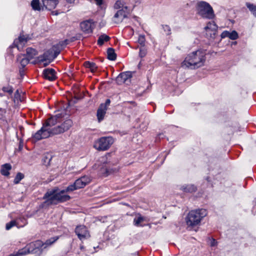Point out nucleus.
I'll list each match as a JSON object with an SVG mask.
<instances>
[{"label": "nucleus", "mask_w": 256, "mask_h": 256, "mask_svg": "<svg viewBox=\"0 0 256 256\" xmlns=\"http://www.w3.org/2000/svg\"><path fill=\"white\" fill-rule=\"evenodd\" d=\"M206 52L204 50H198L189 54L182 63V66L191 68H198L204 64Z\"/></svg>", "instance_id": "f257e3e1"}, {"label": "nucleus", "mask_w": 256, "mask_h": 256, "mask_svg": "<svg viewBox=\"0 0 256 256\" xmlns=\"http://www.w3.org/2000/svg\"><path fill=\"white\" fill-rule=\"evenodd\" d=\"M58 237H53L46 240L45 243H43L40 240H36L27 244L24 248L16 252V256H21L26 255L28 254L36 252V250L40 248L42 250L46 248L48 246H50L54 243Z\"/></svg>", "instance_id": "f03ea898"}, {"label": "nucleus", "mask_w": 256, "mask_h": 256, "mask_svg": "<svg viewBox=\"0 0 256 256\" xmlns=\"http://www.w3.org/2000/svg\"><path fill=\"white\" fill-rule=\"evenodd\" d=\"M65 193L64 190H58V188H54L48 191L45 194L44 198L46 199V202L48 204H56V202H64L70 199V196Z\"/></svg>", "instance_id": "7ed1b4c3"}, {"label": "nucleus", "mask_w": 256, "mask_h": 256, "mask_svg": "<svg viewBox=\"0 0 256 256\" xmlns=\"http://www.w3.org/2000/svg\"><path fill=\"white\" fill-rule=\"evenodd\" d=\"M206 214L207 212L205 209L191 210L188 214L186 219L187 225L190 226H198Z\"/></svg>", "instance_id": "20e7f679"}, {"label": "nucleus", "mask_w": 256, "mask_h": 256, "mask_svg": "<svg viewBox=\"0 0 256 256\" xmlns=\"http://www.w3.org/2000/svg\"><path fill=\"white\" fill-rule=\"evenodd\" d=\"M196 10L197 14L204 18L211 20L215 16L212 8L206 2H198L196 5Z\"/></svg>", "instance_id": "39448f33"}, {"label": "nucleus", "mask_w": 256, "mask_h": 256, "mask_svg": "<svg viewBox=\"0 0 256 256\" xmlns=\"http://www.w3.org/2000/svg\"><path fill=\"white\" fill-rule=\"evenodd\" d=\"M62 50V48H60L58 44L54 45L45 52L43 56H39L38 60L42 62L49 60L48 63H50V60H54L57 57Z\"/></svg>", "instance_id": "423d86ee"}, {"label": "nucleus", "mask_w": 256, "mask_h": 256, "mask_svg": "<svg viewBox=\"0 0 256 256\" xmlns=\"http://www.w3.org/2000/svg\"><path fill=\"white\" fill-rule=\"evenodd\" d=\"M62 116V114H58L55 116H52L43 124V126L46 129H49L48 131L50 132L51 134L53 136L57 134H54V130L58 128V126L56 125L60 122V118Z\"/></svg>", "instance_id": "0eeeda50"}, {"label": "nucleus", "mask_w": 256, "mask_h": 256, "mask_svg": "<svg viewBox=\"0 0 256 256\" xmlns=\"http://www.w3.org/2000/svg\"><path fill=\"white\" fill-rule=\"evenodd\" d=\"M114 142V138L111 136L102 137L94 144V148L98 150H106Z\"/></svg>", "instance_id": "6e6552de"}, {"label": "nucleus", "mask_w": 256, "mask_h": 256, "mask_svg": "<svg viewBox=\"0 0 256 256\" xmlns=\"http://www.w3.org/2000/svg\"><path fill=\"white\" fill-rule=\"evenodd\" d=\"M49 129H46L44 126L42 128L32 135V139L36 142L44 138H48L52 136L50 132L48 131Z\"/></svg>", "instance_id": "1a4fd4ad"}, {"label": "nucleus", "mask_w": 256, "mask_h": 256, "mask_svg": "<svg viewBox=\"0 0 256 256\" xmlns=\"http://www.w3.org/2000/svg\"><path fill=\"white\" fill-rule=\"evenodd\" d=\"M110 99H107L104 103L101 104L98 107L97 110L96 116L99 122L104 120L108 108L110 105Z\"/></svg>", "instance_id": "9d476101"}, {"label": "nucleus", "mask_w": 256, "mask_h": 256, "mask_svg": "<svg viewBox=\"0 0 256 256\" xmlns=\"http://www.w3.org/2000/svg\"><path fill=\"white\" fill-rule=\"evenodd\" d=\"M75 232L81 240L90 237V233L86 227L84 225L78 226L75 228Z\"/></svg>", "instance_id": "9b49d317"}, {"label": "nucleus", "mask_w": 256, "mask_h": 256, "mask_svg": "<svg viewBox=\"0 0 256 256\" xmlns=\"http://www.w3.org/2000/svg\"><path fill=\"white\" fill-rule=\"evenodd\" d=\"M73 122L70 119L66 120L60 125H58V128L54 130V134H57L64 132L68 130L72 126Z\"/></svg>", "instance_id": "f8f14e48"}, {"label": "nucleus", "mask_w": 256, "mask_h": 256, "mask_svg": "<svg viewBox=\"0 0 256 256\" xmlns=\"http://www.w3.org/2000/svg\"><path fill=\"white\" fill-rule=\"evenodd\" d=\"M128 12L124 10H119L114 14L112 21L115 24L121 23L124 19L127 17Z\"/></svg>", "instance_id": "ddd939ff"}, {"label": "nucleus", "mask_w": 256, "mask_h": 256, "mask_svg": "<svg viewBox=\"0 0 256 256\" xmlns=\"http://www.w3.org/2000/svg\"><path fill=\"white\" fill-rule=\"evenodd\" d=\"M43 75L45 79L50 81H54L57 78L56 72L53 68H46L43 71Z\"/></svg>", "instance_id": "4468645a"}, {"label": "nucleus", "mask_w": 256, "mask_h": 256, "mask_svg": "<svg viewBox=\"0 0 256 256\" xmlns=\"http://www.w3.org/2000/svg\"><path fill=\"white\" fill-rule=\"evenodd\" d=\"M93 22L92 20H88L82 22L80 24L81 30L85 33H92L93 28Z\"/></svg>", "instance_id": "2eb2a0df"}, {"label": "nucleus", "mask_w": 256, "mask_h": 256, "mask_svg": "<svg viewBox=\"0 0 256 256\" xmlns=\"http://www.w3.org/2000/svg\"><path fill=\"white\" fill-rule=\"evenodd\" d=\"M92 180V178L90 176H84L77 179L76 181V184L78 189L84 188L86 185L88 184Z\"/></svg>", "instance_id": "dca6fc26"}, {"label": "nucleus", "mask_w": 256, "mask_h": 256, "mask_svg": "<svg viewBox=\"0 0 256 256\" xmlns=\"http://www.w3.org/2000/svg\"><path fill=\"white\" fill-rule=\"evenodd\" d=\"M28 40V38L26 36L20 35L18 39L14 40V45L20 50L22 49L24 46L27 42Z\"/></svg>", "instance_id": "f3484780"}, {"label": "nucleus", "mask_w": 256, "mask_h": 256, "mask_svg": "<svg viewBox=\"0 0 256 256\" xmlns=\"http://www.w3.org/2000/svg\"><path fill=\"white\" fill-rule=\"evenodd\" d=\"M131 77V74L129 72H123L119 74L116 79L118 84L120 85L124 83L128 78Z\"/></svg>", "instance_id": "a211bd4d"}, {"label": "nucleus", "mask_w": 256, "mask_h": 256, "mask_svg": "<svg viewBox=\"0 0 256 256\" xmlns=\"http://www.w3.org/2000/svg\"><path fill=\"white\" fill-rule=\"evenodd\" d=\"M44 6L46 9L52 10L56 8L58 4V0H42Z\"/></svg>", "instance_id": "6ab92c4d"}, {"label": "nucleus", "mask_w": 256, "mask_h": 256, "mask_svg": "<svg viewBox=\"0 0 256 256\" xmlns=\"http://www.w3.org/2000/svg\"><path fill=\"white\" fill-rule=\"evenodd\" d=\"M218 26L216 23L214 22H209L207 24L206 26L204 28L205 30L208 32L209 30L212 32V34H214L216 31Z\"/></svg>", "instance_id": "aec40b11"}, {"label": "nucleus", "mask_w": 256, "mask_h": 256, "mask_svg": "<svg viewBox=\"0 0 256 256\" xmlns=\"http://www.w3.org/2000/svg\"><path fill=\"white\" fill-rule=\"evenodd\" d=\"M12 169V166L10 164H5L2 166L0 173L4 176H8L10 174L9 171Z\"/></svg>", "instance_id": "412c9836"}, {"label": "nucleus", "mask_w": 256, "mask_h": 256, "mask_svg": "<svg viewBox=\"0 0 256 256\" xmlns=\"http://www.w3.org/2000/svg\"><path fill=\"white\" fill-rule=\"evenodd\" d=\"M114 8L115 9L124 10L126 11L128 10V6L126 5L124 0H118L116 1L114 4Z\"/></svg>", "instance_id": "4be33fe9"}, {"label": "nucleus", "mask_w": 256, "mask_h": 256, "mask_svg": "<svg viewBox=\"0 0 256 256\" xmlns=\"http://www.w3.org/2000/svg\"><path fill=\"white\" fill-rule=\"evenodd\" d=\"M38 54L37 51L32 48H28L26 49V56L30 60L34 58V57Z\"/></svg>", "instance_id": "5701e85b"}, {"label": "nucleus", "mask_w": 256, "mask_h": 256, "mask_svg": "<svg viewBox=\"0 0 256 256\" xmlns=\"http://www.w3.org/2000/svg\"><path fill=\"white\" fill-rule=\"evenodd\" d=\"M107 57L110 60H116V55L114 48H110L108 49Z\"/></svg>", "instance_id": "b1692460"}, {"label": "nucleus", "mask_w": 256, "mask_h": 256, "mask_svg": "<svg viewBox=\"0 0 256 256\" xmlns=\"http://www.w3.org/2000/svg\"><path fill=\"white\" fill-rule=\"evenodd\" d=\"M18 60L20 61L21 66L23 68L26 64H28L30 60L28 58L24 56H19L18 58Z\"/></svg>", "instance_id": "393cba45"}, {"label": "nucleus", "mask_w": 256, "mask_h": 256, "mask_svg": "<svg viewBox=\"0 0 256 256\" xmlns=\"http://www.w3.org/2000/svg\"><path fill=\"white\" fill-rule=\"evenodd\" d=\"M181 189L183 191L188 192H192L196 190V188L194 185L182 186L181 187Z\"/></svg>", "instance_id": "a878e982"}, {"label": "nucleus", "mask_w": 256, "mask_h": 256, "mask_svg": "<svg viewBox=\"0 0 256 256\" xmlns=\"http://www.w3.org/2000/svg\"><path fill=\"white\" fill-rule=\"evenodd\" d=\"M110 39V38L109 36L106 35V34H102L98 38V44L99 46H102L104 42H108Z\"/></svg>", "instance_id": "bb28decb"}, {"label": "nucleus", "mask_w": 256, "mask_h": 256, "mask_svg": "<svg viewBox=\"0 0 256 256\" xmlns=\"http://www.w3.org/2000/svg\"><path fill=\"white\" fill-rule=\"evenodd\" d=\"M246 5L252 14L256 18V5L250 2H246Z\"/></svg>", "instance_id": "cd10ccee"}, {"label": "nucleus", "mask_w": 256, "mask_h": 256, "mask_svg": "<svg viewBox=\"0 0 256 256\" xmlns=\"http://www.w3.org/2000/svg\"><path fill=\"white\" fill-rule=\"evenodd\" d=\"M14 226H16L18 228L22 227L24 226V224L22 225H20L19 222L16 220H12L6 224V230H9Z\"/></svg>", "instance_id": "c85d7f7f"}, {"label": "nucleus", "mask_w": 256, "mask_h": 256, "mask_svg": "<svg viewBox=\"0 0 256 256\" xmlns=\"http://www.w3.org/2000/svg\"><path fill=\"white\" fill-rule=\"evenodd\" d=\"M84 66L86 68H90L92 72H94L97 68V66L95 63L88 61L84 62Z\"/></svg>", "instance_id": "c756f323"}, {"label": "nucleus", "mask_w": 256, "mask_h": 256, "mask_svg": "<svg viewBox=\"0 0 256 256\" xmlns=\"http://www.w3.org/2000/svg\"><path fill=\"white\" fill-rule=\"evenodd\" d=\"M31 6L34 10H40L41 8L40 6V0H32L31 2Z\"/></svg>", "instance_id": "7c9ffc66"}, {"label": "nucleus", "mask_w": 256, "mask_h": 256, "mask_svg": "<svg viewBox=\"0 0 256 256\" xmlns=\"http://www.w3.org/2000/svg\"><path fill=\"white\" fill-rule=\"evenodd\" d=\"M24 178V174L21 172H18L14 180V184H18Z\"/></svg>", "instance_id": "2f4dec72"}, {"label": "nucleus", "mask_w": 256, "mask_h": 256, "mask_svg": "<svg viewBox=\"0 0 256 256\" xmlns=\"http://www.w3.org/2000/svg\"><path fill=\"white\" fill-rule=\"evenodd\" d=\"M78 189L77 188L76 185V182H74L73 184L68 186L66 189H64L66 192H72Z\"/></svg>", "instance_id": "473e14b6"}, {"label": "nucleus", "mask_w": 256, "mask_h": 256, "mask_svg": "<svg viewBox=\"0 0 256 256\" xmlns=\"http://www.w3.org/2000/svg\"><path fill=\"white\" fill-rule=\"evenodd\" d=\"M144 220L142 216H140L138 217L135 218L134 220V225L136 226H140V223Z\"/></svg>", "instance_id": "72a5a7b5"}, {"label": "nucleus", "mask_w": 256, "mask_h": 256, "mask_svg": "<svg viewBox=\"0 0 256 256\" xmlns=\"http://www.w3.org/2000/svg\"><path fill=\"white\" fill-rule=\"evenodd\" d=\"M162 27L166 35L168 36L171 34V28L169 26L162 24Z\"/></svg>", "instance_id": "f704fd0d"}, {"label": "nucleus", "mask_w": 256, "mask_h": 256, "mask_svg": "<svg viewBox=\"0 0 256 256\" xmlns=\"http://www.w3.org/2000/svg\"><path fill=\"white\" fill-rule=\"evenodd\" d=\"M238 34L236 30H233L232 32H230L229 37L230 40H236L238 38Z\"/></svg>", "instance_id": "c9c22d12"}, {"label": "nucleus", "mask_w": 256, "mask_h": 256, "mask_svg": "<svg viewBox=\"0 0 256 256\" xmlns=\"http://www.w3.org/2000/svg\"><path fill=\"white\" fill-rule=\"evenodd\" d=\"M147 54V50L144 46H141L140 48L139 56L140 58L144 57Z\"/></svg>", "instance_id": "e433bc0d"}, {"label": "nucleus", "mask_w": 256, "mask_h": 256, "mask_svg": "<svg viewBox=\"0 0 256 256\" xmlns=\"http://www.w3.org/2000/svg\"><path fill=\"white\" fill-rule=\"evenodd\" d=\"M2 90L4 92H6L9 94H12L13 92V88L11 86H4Z\"/></svg>", "instance_id": "4c0bfd02"}, {"label": "nucleus", "mask_w": 256, "mask_h": 256, "mask_svg": "<svg viewBox=\"0 0 256 256\" xmlns=\"http://www.w3.org/2000/svg\"><path fill=\"white\" fill-rule=\"evenodd\" d=\"M138 43L142 46H144L145 42V37L143 35H140L138 39Z\"/></svg>", "instance_id": "58836bf2"}, {"label": "nucleus", "mask_w": 256, "mask_h": 256, "mask_svg": "<svg viewBox=\"0 0 256 256\" xmlns=\"http://www.w3.org/2000/svg\"><path fill=\"white\" fill-rule=\"evenodd\" d=\"M68 44V40H66L64 41L60 42L57 44L59 46H60V48H62V50Z\"/></svg>", "instance_id": "ea45409f"}, {"label": "nucleus", "mask_w": 256, "mask_h": 256, "mask_svg": "<svg viewBox=\"0 0 256 256\" xmlns=\"http://www.w3.org/2000/svg\"><path fill=\"white\" fill-rule=\"evenodd\" d=\"M230 32L228 31H224L221 34V37L222 38H228L229 37Z\"/></svg>", "instance_id": "a19ab883"}, {"label": "nucleus", "mask_w": 256, "mask_h": 256, "mask_svg": "<svg viewBox=\"0 0 256 256\" xmlns=\"http://www.w3.org/2000/svg\"><path fill=\"white\" fill-rule=\"evenodd\" d=\"M210 244L211 246H214L217 244V242L214 238H211L210 240Z\"/></svg>", "instance_id": "79ce46f5"}, {"label": "nucleus", "mask_w": 256, "mask_h": 256, "mask_svg": "<svg viewBox=\"0 0 256 256\" xmlns=\"http://www.w3.org/2000/svg\"><path fill=\"white\" fill-rule=\"evenodd\" d=\"M21 221L23 224H24V221H26V219L24 218H20L18 219H16V221L18 222H19V221Z\"/></svg>", "instance_id": "37998d69"}, {"label": "nucleus", "mask_w": 256, "mask_h": 256, "mask_svg": "<svg viewBox=\"0 0 256 256\" xmlns=\"http://www.w3.org/2000/svg\"><path fill=\"white\" fill-rule=\"evenodd\" d=\"M96 4L98 6H100L102 4V0H94Z\"/></svg>", "instance_id": "c03bdc74"}, {"label": "nucleus", "mask_w": 256, "mask_h": 256, "mask_svg": "<svg viewBox=\"0 0 256 256\" xmlns=\"http://www.w3.org/2000/svg\"><path fill=\"white\" fill-rule=\"evenodd\" d=\"M52 14L53 15L57 16V15H58L60 14V12H58L57 10H56V11H52Z\"/></svg>", "instance_id": "a18cd8bd"}, {"label": "nucleus", "mask_w": 256, "mask_h": 256, "mask_svg": "<svg viewBox=\"0 0 256 256\" xmlns=\"http://www.w3.org/2000/svg\"><path fill=\"white\" fill-rule=\"evenodd\" d=\"M68 3L73 4L76 0H66Z\"/></svg>", "instance_id": "49530a36"}, {"label": "nucleus", "mask_w": 256, "mask_h": 256, "mask_svg": "<svg viewBox=\"0 0 256 256\" xmlns=\"http://www.w3.org/2000/svg\"><path fill=\"white\" fill-rule=\"evenodd\" d=\"M162 135H163V134H158V138H162Z\"/></svg>", "instance_id": "de8ad7c7"}, {"label": "nucleus", "mask_w": 256, "mask_h": 256, "mask_svg": "<svg viewBox=\"0 0 256 256\" xmlns=\"http://www.w3.org/2000/svg\"><path fill=\"white\" fill-rule=\"evenodd\" d=\"M8 256H16V253H13V254H10Z\"/></svg>", "instance_id": "09e8293b"}, {"label": "nucleus", "mask_w": 256, "mask_h": 256, "mask_svg": "<svg viewBox=\"0 0 256 256\" xmlns=\"http://www.w3.org/2000/svg\"><path fill=\"white\" fill-rule=\"evenodd\" d=\"M3 96V94L0 93V96Z\"/></svg>", "instance_id": "8fccbe9b"}, {"label": "nucleus", "mask_w": 256, "mask_h": 256, "mask_svg": "<svg viewBox=\"0 0 256 256\" xmlns=\"http://www.w3.org/2000/svg\"><path fill=\"white\" fill-rule=\"evenodd\" d=\"M47 64H44V66H47Z\"/></svg>", "instance_id": "3c124183"}]
</instances>
